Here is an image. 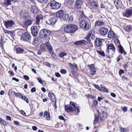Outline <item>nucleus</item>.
Masks as SVG:
<instances>
[{"instance_id":"obj_57","label":"nucleus","mask_w":132,"mask_h":132,"mask_svg":"<svg viewBox=\"0 0 132 132\" xmlns=\"http://www.w3.org/2000/svg\"><path fill=\"white\" fill-rule=\"evenodd\" d=\"M94 6L96 7V8L95 9H98V8L99 7L98 4V3H95L94 4Z\"/></svg>"},{"instance_id":"obj_21","label":"nucleus","mask_w":132,"mask_h":132,"mask_svg":"<svg viewBox=\"0 0 132 132\" xmlns=\"http://www.w3.org/2000/svg\"><path fill=\"white\" fill-rule=\"evenodd\" d=\"M102 39L97 38L95 39V44L97 47H100L102 44Z\"/></svg>"},{"instance_id":"obj_40","label":"nucleus","mask_w":132,"mask_h":132,"mask_svg":"<svg viewBox=\"0 0 132 132\" xmlns=\"http://www.w3.org/2000/svg\"><path fill=\"white\" fill-rule=\"evenodd\" d=\"M79 107L80 108V107H79L78 106H76L75 107V109H74V110L75 111V112H76L77 113H79L80 112L79 108Z\"/></svg>"},{"instance_id":"obj_37","label":"nucleus","mask_w":132,"mask_h":132,"mask_svg":"<svg viewBox=\"0 0 132 132\" xmlns=\"http://www.w3.org/2000/svg\"><path fill=\"white\" fill-rule=\"evenodd\" d=\"M46 47L47 49L50 52L52 51V46L50 45H46Z\"/></svg>"},{"instance_id":"obj_43","label":"nucleus","mask_w":132,"mask_h":132,"mask_svg":"<svg viewBox=\"0 0 132 132\" xmlns=\"http://www.w3.org/2000/svg\"><path fill=\"white\" fill-rule=\"evenodd\" d=\"M15 95L21 98V97H23V96L19 93L14 92Z\"/></svg>"},{"instance_id":"obj_53","label":"nucleus","mask_w":132,"mask_h":132,"mask_svg":"<svg viewBox=\"0 0 132 132\" xmlns=\"http://www.w3.org/2000/svg\"><path fill=\"white\" fill-rule=\"evenodd\" d=\"M81 18L82 19L84 18L85 17H86L85 15L84 14V12H82L81 14L80 15Z\"/></svg>"},{"instance_id":"obj_6","label":"nucleus","mask_w":132,"mask_h":132,"mask_svg":"<svg viewBox=\"0 0 132 132\" xmlns=\"http://www.w3.org/2000/svg\"><path fill=\"white\" fill-rule=\"evenodd\" d=\"M50 5L52 9L57 10L60 8L61 6V4L54 1H53L51 3Z\"/></svg>"},{"instance_id":"obj_59","label":"nucleus","mask_w":132,"mask_h":132,"mask_svg":"<svg viewBox=\"0 0 132 132\" xmlns=\"http://www.w3.org/2000/svg\"><path fill=\"white\" fill-rule=\"evenodd\" d=\"M48 113H48V112L47 111H45L44 113V117H45L46 116H47L48 115Z\"/></svg>"},{"instance_id":"obj_16","label":"nucleus","mask_w":132,"mask_h":132,"mask_svg":"<svg viewBox=\"0 0 132 132\" xmlns=\"http://www.w3.org/2000/svg\"><path fill=\"white\" fill-rule=\"evenodd\" d=\"M43 18V17L41 15H39L36 17V21L35 24L36 25H39L40 23L41 20Z\"/></svg>"},{"instance_id":"obj_12","label":"nucleus","mask_w":132,"mask_h":132,"mask_svg":"<svg viewBox=\"0 0 132 132\" xmlns=\"http://www.w3.org/2000/svg\"><path fill=\"white\" fill-rule=\"evenodd\" d=\"M87 42L85 40H82L77 41L74 43V44L76 45L82 46L87 45Z\"/></svg>"},{"instance_id":"obj_38","label":"nucleus","mask_w":132,"mask_h":132,"mask_svg":"<svg viewBox=\"0 0 132 132\" xmlns=\"http://www.w3.org/2000/svg\"><path fill=\"white\" fill-rule=\"evenodd\" d=\"M97 52L99 54L102 56L104 57L105 56V54L104 52H102L98 51H97Z\"/></svg>"},{"instance_id":"obj_25","label":"nucleus","mask_w":132,"mask_h":132,"mask_svg":"<svg viewBox=\"0 0 132 132\" xmlns=\"http://www.w3.org/2000/svg\"><path fill=\"white\" fill-rule=\"evenodd\" d=\"M69 16L68 17L69 22H71L73 21V16L72 14L71 13L68 14Z\"/></svg>"},{"instance_id":"obj_60","label":"nucleus","mask_w":132,"mask_h":132,"mask_svg":"<svg viewBox=\"0 0 132 132\" xmlns=\"http://www.w3.org/2000/svg\"><path fill=\"white\" fill-rule=\"evenodd\" d=\"M55 76L57 77H60L61 75L58 72L56 73H55Z\"/></svg>"},{"instance_id":"obj_17","label":"nucleus","mask_w":132,"mask_h":132,"mask_svg":"<svg viewBox=\"0 0 132 132\" xmlns=\"http://www.w3.org/2000/svg\"><path fill=\"white\" fill-rule=\"evenodd\" d=\"M111 50L114 52L115 51V48L114 45L112 44H110L108 45V49L106 50V52H109V50Z\"/></svg>"},{"instance_id":"obj_61","label":"nucleus","mask_w":132,"mask_h":132,"mask_svg":"<svg viewBox=\"0 0 132 132\" xmlns=\"http://www.w3.org/2000/svg\"><path fill=\"white\" fill-rule=\"evenodd\" d=\"M12 79L15 81L16 82H18L19 81V79L16 78L15 77H13L12 78Z\"/></svg>"},{"instance_id":"obj_58","label":"nucleus","mask_w":132,"mask_h":132,"mask_svg":"<svg viewBox=\"0 0 132 132\" xmlns=\"http://www.w3.org/2000/svg\"><path fill=\"white\" fill-rule=\"evenodd\" d=\"M6 117L7 120L11 121V118L10 116H6Z\"/></svg>"},{"instance_id":"obj_1","label":"nucleus","mask_w":132,"mask_h":132,"mask_svg":"<svg viewBox=\"0 0 132 132\" xmlns=\"http://www.w3.org/2000/svg\"><path fill=\"white\" fill-rule=\"evenodd\" d=\"M51 33V31L48 29H42L39 31V36L42 39L47 40L50 38Z\"/></svg>"},{"instance_id":"obj_41","label":"nucleus","mask_w":132,"mask_h":132,"mask_svg":"<svg viewBox=\"0 0 132 132\" xmlns=\"http://www.w3.org/2000/svg\"><path fill=\"white\" fill-rule=\"evenodd\" d=\"M94 65L93 64L88 65H87V67L89 68V69L91 70V69L94 68Z\"/></svg>"},{"instance_id":"obj_13","label":"nucleus","mask_w":132,"mask_h":132,"mask_svg":"<svg viewBox=\"0 0 132 132\" xmlns=\"http://www.w3.org/2000/svg\"><path fill=\"white\" fill-rule=\"evenodd\" d=\"M33 20L31 19H28L25 21L23 23L24 27L27 29L28 27L32 24Z\"/></svg>"},{"instance_id":"obj_56","label":"nucleus","mask_w":132,"mask_h":132,"mask_svg":"<svg viewBox=\"0 0 132 132\" xmlns=\"http://www.w3.org/2000/svg\"><path fill=\"white\" fill-rule=\"evenodd\" d=\"M4 32L5 33H7L8 34H10V31H9L7 30L6 29H4Z\"/></svg>"},{"instance_id":"obj_9","label":"nucleus","mask_w":132,"mask_h":132,"mask_svg":"<svg viewBox=\"0 0 132 132\" xmlns=\"http://www.w3.org/2000/svg\"><path fill=\"white\" fill-rule=\"evenodd\" d=\"M4 25L6 28H8L12 27L14 22L13 20H7L4 21Z\"/></svg>"},{"instance_id":"obj_7","label":"nucleus","mask_w":132,"mask_h":132,"mask_svg":"<svg viewBox=\"0 0 132 132\" xmlns=\"http://www.w3.org/2000/svg\"><path fill=\"white\" fill-rule=\"evenodd\" d=\"M31 30L32 34L33 36L36 37L37 35L38 29L36 26L34 25L32 26L31 28Z\"/></svg>"},{"instance_id":"obj_35","label":"nucleus","mask_w":132,"mask_h":132,"mask_svg":"<svg viewBox=\"0 0 132 132\" xmlns=\"http://www.w3.org/2000/svg\"><path fill=\"white\" fill-rule=\"evenodd\" d=\"M67 53L64 52H61L59 55V56L61 58L63 57L64 56L67 55Z\"/></svg>"},{"instance_id":"obj_19","label":"nucleus","mask_w":132,"mask_h":132,"mask_svg":"<svg viewBox=\"0 0 132 132\" xmlns=\"http://www.w3.org/2000/svg\"><path fill=\"white\" fill-rule=\"evenodd\" d=\"M118 51L121 54L123 53V55H125L127 54L126 52L125 51L124 49L122 46L120 45L118 46Z\"/></svg>"},{"instance_id":"obj_2","label":"nucleus","mask_w":132,"mask_h":132,"mask_svg":"<svg viewBox=\"0 0 132 132\" xmlns=\"http://www.w3.org/2000/svg\"><path fill=\"white\" fill-rule=\"evenodd\" d=\"M78 27L77 26L73 24L67 25L64 27L65 32L68 33H73L75 32L77 30Z\"/></svg>"},{"instance_id":"obj_23","label":"nucleus","mask_w":132,"mask_h":132,"mask_svg":"<svg viewBox=\"0 0 132 132\" xmlns=\"http://www.w3.org/2000/svg\"><path fill=\"white\" fill-rule=\"evenodd\" d=\"M104 22L100 21H96L95 23V26H101L104 25Z\"/></svg>"},{"instance_id":"obj_26","label":"nucleus","mask_w":132,"mask_h":132,"mask_svg":"<svg viewBox=\"0 0 132 132\" xmlns=\"http://www.w3.org/2000/svg\"><path fill=\"white\" fill-rule=\"evenodd\" d=\"M39 38L36 37L35 38L33 41V43L34 46H36L39 42Z\"/></svg>"},{"instance_id":"obj_15","label":"nucleus","mask_w":132,"mask_h":132,"mask_svg":"<svg viewBox=\"0 0 132 132\" xmlns=\"http://www.w3.org/2000/svg\"><path fill=\"white\" fill-rule=\"evenodd\" d=\"M64 14V11L63 10H61L56 13V17L57 18L58 17L61 19L63 18Z\"/></svg>"},{"instance_id":"obj_64","label":"nucleus","mask_w":132,"mask_h":132,"mask_svg":"<svg viewBox=\"0 0 132 132\" xmlns=\"http://www.w3.org/2000/svg\"><path fill=\"white\" fill-rule=\"evenodd\" d=\"M32 129L34 130L35 131L37 129V128L36 126H34L32 127Z\"/></svg>"},{"instance_id":"obj_42","label":"nucleus","mask_w":132,"mask_h":132,"mask_svg":"<svg viewBox=\"0 0 132 132\" xmlns=\"http://www.w3.org/2000/svg\"><path fill=\"white\" fill-rule=\"evenodd\" d=\"M21 98H22V99H23L24 101H25L27 103H29V101L28 100V99L26 97V96H23V97H21Z\"/></svg>"},{"instance_id":"obj_30","label":"nucleus","mask_w":132,"mask_h":132,"mask_svg":"<svg viewBox=\"0 0 132 132\" xmlns=\"http://www.w3.org/2000/svg\"><path fill=\"white\" fill-rule=\"evenodd\" d=\"M50 53L53 58L55 59H57V56L55 53L53 51L50 52Z\"/></svg>"},{"instance_id":"obj_22","label":"nucleus","mask_w":132,"mask_h":132,"mask_svg":"<svg viewBox=\"0 0 132 132\" xmlns=\"http://www.w3.org/2000/svg\"><path fill=\"white\" fill-rule=\"evenodd\" d=\"M108 37L109 38H114L116 37V35L113 31L110 30L108 32Z\"/></svg>"},{"instance_id":"obj_49","label":"nucleus","mask_w":132,"mask_h":132,"mask_svg":"<svg viewBox=\"0 0 132 132\" xmlns=\"http://www.w3.org/2000/svg\"><path fill=\"white\" fill-rule=\"evenodd\" d=\"M94 86L98 90H101V88H100V87L98 86L97 85L95 84Z\"/></svg>"},{"instance_id":"obj_5","label":"nucleus","mask_w":132,"mask_h":132,"mask_svg":"<svg viewBox=\"0 0 132 132\" xmlns=\"http://www.w3.org/2000/svg\"><path fill=\"white\" fill-rule=\"evenodd\" d=\"M31 37L29 33L26 32L23 34L21 37V38L24 41L30 42Z\"/></svg>"},{"instance_id":"obj_14","label":"nucleus","mask_w":132,"mask_h":132,"mask_svg":"<svg viewBox=\"0 0 132 132\" xmlns=\"http://www.w3.org/2000/svg\"><path fill=\"white\" fill-rule=\"evenodd\" d=\"M29 16L28 13L25 11H22L20 14V17L24 19H26Z\"/></svg>"},{"instance_id":"obj_8","label":"nucleus","mask_w":132,"mask_h":132,"mask_svg":"<svg viewBox=\"0 0 132 132\" xmlns=\"http://www.w3.org/2000/svg\"><path fill=\"white\" fill-rule=\"evenodd\" d=\"M123 16L127 18L130 17L132 16V7L129 8L126 10V12L123 13Z\"/></svg>"},{"instance_id":"obj_62","label":"nucleus","mask_w":132,"mask_h":132,"mask_svg":"<svg viewBox=\"0 0 132 132\" xmlns=\"http://www.w3.org/2000/svg\"><path fill=\"white\" fill-rule=\"evenodd\" d=\"M48 95L49 97H53L54 96V95L53 94L50 93H49Z\"/></svg>"},{"instance_id":"obj_46","label":"nucleus","mask_w":132,"mask_h":132,"mask_svg":"<svg viewBox=\"0 0 132 132\" xmlns=\"http://www.w3.org/2000/svg\"><path fill=\"white\" fill-rule=\"evenodd\" d=\"M9 34H10L13 37L15 36V35L14 32L13 30L10 31V33Z\"/></svg>"},{"instance_id":"obj_34","label":"nucleus","mask_w":132,"mask_h":132,"mask_svg":"<svg viewBox=\"0 0 132 132\" xmlns=\"http://www.w3.org/2000/svg\"><path fill=\"white\" fill-rule=\"evenodd\" d=\"M101 90H103L104 92L108 93V90L103 85H101Z\"/></svg>"},{"instance_id":"obj_10","label":"nucleus","mask_w":132,"mask_h":132,"mask_svg":"<svg viewBox=\"0 0 132 132\" xmlns=\"http://www.w3.org/2000/svg\"><path fill=\"white\" fill-rule=\"evenodd\" d=\"M99 32L100 34L102 35H106L108 31V29L104 27H102L99 29Z\"/></svg>"},{"instance_id":"obj_31","label":"nucleus","mask_w":132,"mask_h":132,"mask_svg":"<svg viewBox=\"0 0 132 132\" xmlns=\"http://www.w3.org/2000/svg\"><path fill=\"white\" fill-rule=\"evenodd\" d=\"M120 132H128L129 129L128 128H121L120 129Z\"/></svg>"},{"instance_id":"obj_45","label":"nucleus","mask_w":132,"mask_h":132,"mask_svg":"<svg viewBox=\"0 0 132 132\" xmlns=\"http://www.w3.org/2000/svg\"><path fill=\"white\" fill-rule=\"evenodd\" d=\"M60 72L61 73L63 74H65L67 73L66 70L64 69H61L60 71Z\"/></svg>"},{"instance_id":"obj_29","label":"nucleus","mask_w":132,"mask_h":132,"mask_svg":"<svg viewBox=\"0 0 132 132\" xmlns=\"http://www.w3.org/2000/svg\"><path fill=\"white\" fill-rule=\"evenodd\" d=\"M96 68H94L93 69L90 70V72L91 75L92 76H94L96 73Z\"/></svg>"},{"instance_id":"obj_55","label":"nucleus","mask_w":132,"mask_h":132,"mask_svg":"<svg viewBox=\"0 0 132 132\" xmlns=\"http://www.w3.org/2000/svg\"><path fill=\"white\" fill-rule=\"evenodd\" d=\"M36 89L35 88V87H33L31 89V93H33L34 92H36Z\"/></svg>"},{"instance_id":"obj_63","label":"nucleus","mask_w":132,"mask_h":132,"mask_svg":"<svg viewBox=\"0 0 132 132\" xmlns=\"http://www.w3.org/2000/svg\"><path fill=\"white\" fill-rule=\"evenodd\" d=\"M42 52H43L42 50H38V51H37V53L39 55H41V53H42Z\"/></svg>"},{"instance_id":"obj_51","label":"nucleus","mask_w":132,"mask_h":132,"mask_svg":"<svg viewBox=\"0 0 132 132\" xmlns=\"http://www.w3.org/2000/svg\"><path fill=\"white\" fill-rule=\"evenodd\" d=\"M98 121V119L97 118H96L95 116V119L94 120V124L95 125Z\"/></svg>"},{"instance_id":"obj_44","label":"nucleus","mask_w":132,"mask_h":132,"mask_svg":"<svg viewBox=\"0 0 132 132\" xmlns=\"http://www.w3.org/2000/svg\"><path fill=\"white\" fill-rule=\"evenodd\" d=\"M38 1L40 3H45L48 1V0H38Z\"/></svg>"},{"instance_id":"obj_27","label":"nucleus","mask_w":132,"mask_h":132,"mask_svg":"<svg viewBox=\"0 0 132 132\" xmlns=\"http://www.w3.org/2000/svg\"><path fill=\"white\" fill-rule=\"evenodd\" d=\"M16 52L17 53H22L24 51L23 49L21 47H18L16 49Z\"/></svg>"},{"instance_id":"obj_47","label":"nucleus","mask_w":132,"mask_h":132,"mask_svg":"<svg viewBox=\"0 0 132 132\" xmlns=\"http://www.w3.org/2000/svg\"><path fill=\"white\" fill-rule=\"evenodd\" d=\"M124 73V71L122 69L120 70L119 71V74L120 75H121L122 73Z\"/></svg>"},{"instance_id":"obj_4","label":"nucleus","mask_w":132,"mask_h":132,"mask_svg":"<svg viewBox=\"0 0 132 132\" xmlns=\"http://www.w3.org/2000/svg\"><path fill=\"white\" fill-rule=\"evenodd\" d=\"M70 104V105H65V111L67 112H72L74 111L75 107L76 106L74 103L71 101Z\"/></svg>"},{"instance_id":"obj_36","label":"nucleus","mask_w":132,"mask_h":132,"mask_svg":"<svg viewBox=\"0 0 132 132\" xmlns=\"http://www.w3.org/2000/svg\"><path fill=\"white\" fill-rule=\"evenodd\" d=\"M126 30L128 32H129L131 30V26L130 25L127 26L125 28Z\"/></svg>"},{"instance_id":"obj_50","label":"nucleus","mask_w":132,"mask_h":132,"mask_svg":"<svg viewBox=\"0 0 132 132\" xmlns=\"http://www.w3.org/2000/svg\"><path fill=\"white\" fill-rule=\"evenodd\" d=\"M121 109L124 112H126L127 110V107H122Z\"/></svg>"},{"instance_id":"obj_28","label":"nucleus","mask_w":132,"mask_h":132,"mask_svg":"<svg viewBox=\"0 0 132 132\" xmlns=\"http://www.w3.org/2000/svg\"><path fill=\"white\" fill-rule=\"evenodd\" d=\"M11 2H12L11 1V0H5L4 2V4L6 6H8L11 5Z\"/></svg>"},{"instance_id":"obj_3","label":"nucleus","mask_w":132,"mask_h":132,"mask_svg":"<svg viewBox=\"0 0 132 132\" xmlns=\"http://www.w3.org/2000/svg\"><path fill=\"white\" fill-rule=\"evenodd\" d=\"M79 26L80 28L84 30H87L89 29V25L87 21L82 20L80 21Z\"/></svg>"},{"instance_id":"obj_52","label":"nucleus","mask_w":132,"mask_h":132,"mask_svg":"<svg viewBox=\"0 0 132 132\" xmlns=\"http://www.w3.org/2000/svg\"><path fill=\"white\" fill-rule=\"evenodd\" d=\"M23 77L26 80H29V77L27 76L26 75H24L23 76Z\"/></svg>"},{"instance_id":"obj_20","label":"nucleus","mask_w":132,"mask_h":132,"mask_svg":"<svg viewBox=\"0 0 132 132\" xmlns=\"http://www.w3.org/2000/svg\"><path fill=\"white\" fill-rule=\"evenodd\" d=\"M30 9L31 12L34 14H36L38 11L37 7L36 6H32Z\"/></svg>"},{"instance_id":"obj_24","label":"nucleus","mask_w":132,"mask_h":132,"mask_svg":"<svg viewBox=\"0 0 132 132\" xmlns=\"http://www.w3.org/2000/svg\"><path fill=\"white\" fill-rule=\"evenodd\" d=\"M46 47V45L44 43L42 44L40 46V48L41 50H42L43 52L45 51Z\"/></svg>"},{"instance_id":"obj_39","label":"nucleus","mask_w":132,"mask_h":132,"mask_svg":"<svg viewBox=\"0 0 132 132\" xmlns=\"http://www.w3.org/2000/svg\"><path fill=\"white\" fill-rule=\"evenodd\" d=\"M0 122L4 126L6 125H7V123L6 122L2 119H1V120H0Z\"/></svg>"},{"instance_id":"obj_48","label":"nucleus","mask_w":132,"mask_h":132,"mask_svg":"<svg viewBox=\"0 0 132 132\" xmlns=\"http://www.w3.org/2000/svg\"><path fill=\"white\" fill-rule=\"evenodd\" d=\"M50 113H49L48 115L47 116H45V117L46 118V119L47 120H50Z\"/></svg>"},{"instance_id":"obj_11","label":"nucleus","mask_w":132,"mask_h":132,"mask_svg":"<svg viewBox=\"0 0 132 132\" xmlns=\"http://www.w3.org/2000/svg\"><path fill=\"white\" fill-rule=\"evenodd\" d=\"M57 20V19L56 17L52 18L50 19L48 21H47L46 23L50 25H53L55 23Z\"/></svg>"},{"instance_id":"obj_18","label":"nucleus","mask_w":132,"mask_h":132,"mask_svg":"<svg viewBox=\"0 0 132 132\" xmlns=\"http://www.w3.org/2000/svg\"><path fill=\"white\" fill-rule=\"evenodd\" d=\"M82 0H77L76 2L75 6L77 9L81 8L82 3Z\"/></svg>"},{"instance_id":"obj_32","label":"nucleus","mask_w":132,"mask_h":132,"mask_svg":"<svg viewBox=\"0 0 132 132\" xmlns=\"http://www.w3.org/2000/svg\"><path fill=\"white\" fill-rule=\"evenodd\" d=\"M74 2V0H66V3L67 4L69 5H71L73 4Z\"/></svg>"},{"instance_id":"obj_33","label":"nucleus","mask_w":132,"mask_h":132,"mask_svg":"<svg viewBox=\"0 0 132 132\" xmlns=\"http://www.w3.org/2000/svg\"><path fill=\"white\" fill-rule=\"evenodd\" d=\"M68 15V14L67 13H64V14L63 15V18H62L64 19V20H65L66 21H67L68 22H69V21H68V17L69 16H68L69 15Z\"/></svg>"},{"instance_id":"obj_54","label":"nucleus","mask_w":132,"mask_h":132,"mask_svg":"<svg viewBox=\"0 0 132 132\" xmlns=\"http://www.w3.org/2000/svg\"><path fill=\"white\" fill-rule=\"evenodd\" d=\"M38 80L39 82L40 83L42 84L43 83V81L40 78L38 77Z\"/></svg>"}]
</instances>
